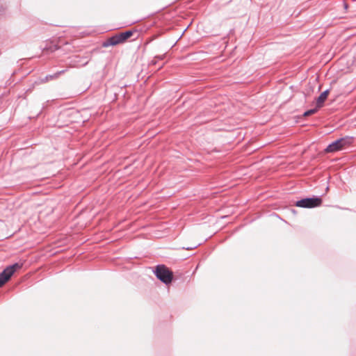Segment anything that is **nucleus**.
I'll return each instance as SVG.
<instances>
[{
  "label": "nucleus",
  "instance_id": "1",
  "mask_svg": "<svg viewBox=\"0 0 356 356\" xmlns=\"http://www.w3.org/2000/svg\"><path fill=\"white\" fill-rule=\"evenodd\" d=\"M156 277L165 285L170 284L173 280V272L164 264H158L152 270Z\"/></svg>",
  "mask_w": 356,
  "mask_h": 356
},
{
  "label": "nucleus",
  "instance_id": "2",
  "mask_svg": "<svg viewBox=\"0 0 356 356\" xmlns=\"http://www.w3.org/2000/svg\"><path fill=\"white\" fill-rule=\"evenodd\" d=\"M23 266L22 263L15 262L11 265L6 266L0 273V288H1L6 282H8L14 273L21 269Z\"/></svg>",
  "mask_w": 356,
  "mask_h": 356
},
{
  "label": "nucleus",
  "instance_id": "3",
  "mask_svg": "<svg viewBox=\"0 0 356 356\" xmlns=\"http://www.w3.org/2000/svg\"><path fill=\"white\" fill-rule=\"evenodd\" d=\"M353 137L346 136L338 138L334 141L330 143L325 149V152H334L342 149L347 145H350L353 143Z\"/></svg>",
  "mask_w": 356,
  "mask_h": 356
},
{
  "label": "nucleus",
  "instance_id": "4",
  "mask_svg": "<svg viewBox=\"0 0 356 356\" xmlns=\"http://www.w3.org/2000/svg\"><path fill=\"white\" fill-rule=\"evenodd\" d=\"M322 202L323 200L321 196L313 195L312 197H307L297 200L295 202V206L305 209H312L321 206Z\"/></svg>",
  "mask_w": 356,
  "mask_h": 356
},
{
  "label": "nucleus",
  "instance_id": "5",
  "mask_svg": "<svg viewBox=\"0 0 356 356\" xmlns=\"http://www.w3.org/2000/svg\"><path fill=\"white\" fill-rule=\"evenodd\" d=\"M135 32H136V30H127L124 32L116 33V41L118 42L119 44H122L125 42L129 38H130Z\"/></svg>",
  "mask_w": 356,
  "mask_h": 356
},
{
  "label": "nucleus",
  "instance_id": "6",
  "mask_svg": "<svg viewBox=\"0 0 356 356\" xmlns=\"http://www.w3.org/2000/svg\"><path fill=\"white\" fill-rule=\"evenodd\" d=\"M42 51L46 53H53L59 49L58 45L52 40L47 41L44 47H41Z\"/></svg>",
  "mask_w": 356,
  "mask_h": 356
},
{
  "label": "nucleus",
  "instance_id": "7",
  "mask_svg": "<svg viewBox=\"0 0 356 356\" xmlns=\"http://www.w3.org/2000/svg\"><path fill=\"white\" fill-rule=\"evenodd\" d=\"M330 92V89H327L318 97L316 99V106L318 108H321L323 106L325 101L326 100Z\"/></svg>",
  "mask_w": 356,
  "mask_h": 356
},
{
  "label": "nucleus",
  "instance_id": "8",
  "mask_svg": "<svg viewBox=\"0 0 356 356\" xmlns=\"http://www.w3.org/2000/svg\"><path fill=\"white\" fill-rule=\"evenodd\" d=\"M116 39H117V37L115 35H113V36L108 38V39H106V40H104L103 42H102V47H108L110 46H116L118 44H119L118 42L116 41Z\"/></svg>",
  "mask_w": 356,
  "mask_h": 356
},
{
  "label": "nucleus",
  "instance_id": "9",
  "mask_svg": "<svg viewBox=\"0 0 356 356\" xmlns=\"http://www.w3.org/2000/svg\"><path fill=\"white\" fill-rule=\"evenodd\" d=\"M66 71H67V70H63L58 71L57 72H56L53 74H48L45 76L44 80L46 81H47L49 80L57 79L60 74H64Z\"/></svg>",
  "mask_w": 356,
  "mask_h": 356
},
{
  "label": "nucleus",
  "instance_id": "10",
  "mask_svg": "<svg viewBox=\"0 0 356 356\" xmlns=\"http://www.w3.org/2000/svg\"><path fill=\"white\" fill-rule=\"evenodd\" d=\"M319 108L317 107V106L314 108H312V109H309V110H307L304 113H303V116L305 117H307V116H309L311 115H313L314 113H316L318 110Z\"/></svg>",
  "mask_w": 356,
  "mask_h": 356
},
{
  "label": "nucleus",
  "instance_id": "11",
  "mask_svg": "<svg viewBox=\"0 0 356 356\" xmlns=\"http://www.w3.org/2000/svg\"><path fill=\"white\" fill-rule=\"evenodd\" d=\"M197 247V245H194V246H188V247H183V249L184 250H193L195 248H196Z\"/></svg>",
  "mask_w": 356,
  "mask_h": 356
},
{
  "label": "nucleus",
  "instance_id": "12",
  "mask_svg": "<svg viewBox=\"0 0 356 356\" xmlns=\"http://www.w3.org/2000/svg\"><path fill=\"white\" fill-rule=\"evenodd\" d=\"M165 57V55H161V56H155L154 58L156 59V60H163Z\"/></svg>",
  "mask_w": 356,
  "mask_h": 356
},
{
  "label": "nucleus",
  "instance_id": "13",
  "mask_svg": "<svg viewBox=\"0 0 356 356\" xmlns=\"http://www.w3.org/2000/svg\"><path fill=\"white\" fill-rule=\"evenodd\" d=\"M156 59L155 58H154V59L151 61L150 64L151 65H156Z\"/></svg>",
  "mask_w": 356,
  "mask_h": 356
},
{
  "label": "nucleus",
  "instance_id": "14",
  "mask_svg": "<svg viewBox=\"0 0 356 356\" xmlns=\"http://www.w3.org/2000/svg\"><path fill=\"white\" fill-rule=\"evenodd\" d=\"M4 11V8H3L2 6H0V15L3 14Z\"/></svg>",
  "mask_w": 356,
  "mask_h": 356
},
{
  "label": "nucleus",
  "instance_id": "15",
  "mask_svg": "<svg viewBox=\"0 0 356 356\" xmlns=\"http://www.w3.org/2000/svg\"><path fill=\"white\" fill-rule=\"evenodd\" d=\"M348 8L347 4H345V8Z\"/></svg>",
  "mask_w": 356,
  "mask_h": 356
}]
</instances>
